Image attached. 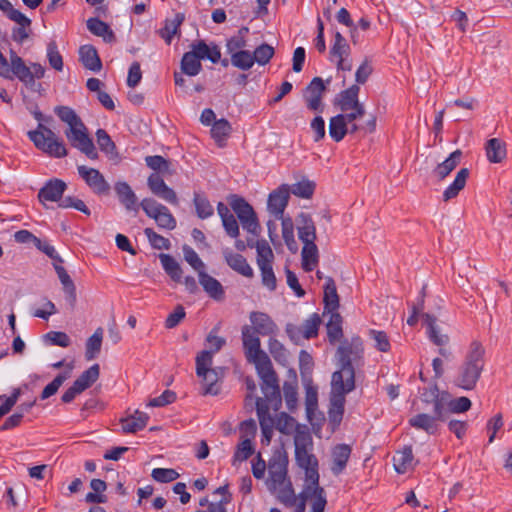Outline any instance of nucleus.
<instances>
[{
  "mask_svg": "<svg viewBox=\"0 0 512 512\" xmlns=\"http://www.w3.org/2000/svg\"><path fill=\"white\" fill-rule=\"evenodd\" d=\"M242 341L247 360L255 364L257 373L262 380V393L276 407L281 402L278 377L268 355L260 348L258 333L246 325L242 328Z\"/></svg>",
  "mask_w": 512,
  "mask_h": 512,
  "instance_id": "1",
  "label": "nucleus"
},
{
  "mask_svg": "<svg viewBox=\"0 0 512 512\" xmlns=\"http://www.w3.org/2000/svg\"><path fill=\"white\" fill-rule=\"evenodd\" d=\"M485 366V348L478 340L470 343L462 364L454 377L455 386L469 391L473 390L479 381Z\"/></svg>",
  "mask_w": 512,
  "mask_h": 512,
  "instance_id": "2",
  "label": "nucleus"
},
{
  "mask_svg": "<svg viewBox=\"0 0 512 512\" xmlns=\"http://www.w3.org/2000/svg\"><path fill=\"white\" fill-rule=\"evenodd\" d=\"M271 492L276 493L277 500L288 508H294V512H305L306 502L308 500L315 501L318 496L326 497L325 490L322 487L312 488L310 492L304 494L305 483L303 484L302 491L299 495L295 494L291 481L277 486L276 488L269 489Z\"/></svg>",
  "mask_w": 512,
  "mask_h": 512,
  "instance_id": "3",
  "label": "nucleus"
},
{
  "mask_svg": "<svg viewBox=\"0 0 512 512\" xmlns=\"http://www.w3.org/2000/svg\"><path fill=\"white\" fill-rule=\"evenodd\" d=\"M344 376L348 380L341 379V374L333 373L331 379L329 418L334 423H340L344 414L345 396L355 389V382L347 372Z\"/></svg>",
  "mask_w": 512,
  "mask_h": 512,
  "instance_id": "4",
  "label": "nucleus"
},
{
  "mask_svg": "<svg viewBox=\"0 0 512 512\" xmlns=\"http://www.w3.org/2000/svg\"><path fill=\"white\" fill-rule=\"evenodd\" d=\"M28 137L36 148L50 157L63 158L68 154L64 142L42 123L38 124L36 130L29 131Z\"/></svg>",
  "mask_w": 512,
  "mask_h": 512,
  "instance_id": "5",
  "label": "nucleus"
},
{
  "mask_svg": "<svg viewBox=\"0 0 512 512\" xmlns=\"http://www.w3.org/2000/svg\"><path fill=\"white\" fill-rule=\"evenodd\" d=\"M11 60V79L16 77L27 88L34 90L36 86L35 79H41L45 75V68L40 63H32L27 66L24 60L14 51L10 52Z\"/></svg>",
  "mask_w": 512,
  "mask_h": 512,
  "instance_id": "6",
  "label": "nucleus"
},
{
  "mask_svg": "<svg viewBox=\"0 0 512 512\" xmlns=\"http://www.w3.org/2000/svg\"><path fill=\"white\" fill-rule=\"evenodd\" d=\"M196 374L201 379V393L203 395H218L220 386L218 384L221 376L217 369L212 368L208 353H199L196 356Z\"/></svg>",
  "mask_w": 512,
  "mask_h": 512,
  "instance_id": "7",
  "label": "nucleus"
},
{
  "mask_svg": "<svg viewBox=\"0 0 512 512\" xmlns=\"http://www.w3.org/2000/svg\"><path fill=\"white\" fill-rule=\"evenodd\" d=\"M363 348L360 338H354L352 342H344L337 349V357L340 368L334 373L341 374V379L348 380L344 376L347 372L351 376V381L355 382V370L353 362H357L362 356Z\"/></svg>",
  "mask_w": 512,
  "mask_h": 512,
  "instance_id": "8",
  "label": "nucleus"
},
{
  "mask_svg": "<svg viewBox=\"0 0 512 512\" xmlns=\"http://www.w3.org/2000/svg\"><path fill=\"white\" fill-rule=\"evenodd\" d=\"M229 205L237 215L243 229L253 236H259L261 226L253 207L244 198L236 195L230 197Z\"/></svg>",
  "mask_w": 512,
  "mask_h": 512,
  "instance_id": "9",
  "label": "nucleus"
},
{
  "mask_svg": "<svg viewBox=\"0 0 512 512\" xmlns=\"http://www.w3.org/2000/svg\"><path fill=\"white\" fill-rule=\"evenodd\" d=\"M447 419L445 403L437 402L433 407V414L419 413L409 419V424L418 430H423L427 434L434 435L438 433L440 422Z\"/></svg>",
  "mask_w": 512,
  "mask_h": 512,
  "instance_id": "10",
  "label": "nucleus"
},
{
  "mask_svg": "<svg viewBox=\"0 0 512 512\" xmlns=\"http://www.w3.org/2000/svg\"><path fill=\"white\" fill-rule=\"evenodd\" d=\"M313 449H304L295 451V459L300 468L305 471V491L307 494L312 488L321 487L319 485L318 460L312 453Z\"/></svg>",
  "mask_w": 512,
  "mask_h": 512,
  "instance_id": "11",
  "label": "nucleus"
},
{
  "mask_svg": "<svg viewBox=\"0 0 512 512\" xmlns=\"http://www.w3.org/2000/svg\"><path fill=\"white\" fill-rule=\"evenodd\" d=\"M65 136L70 144L85 154L89 159L96 160L98 153L92 139L88 135L87 128L83 121H79L77 125L68 128Z\"/></svg>",
  "mask_w": 512,
  "mask_h": 512,
  "instance_id": "12",
  "label": "nucleus"
},
{
  "mask_svg": "<svg viewBox=\"0 0 512 512\" xmlns=\"http://www.w3.org/2000/svg\"><path fill=\"white\" fill-rule=\"evenodd\" d=\"M140 207L149 218L155 220L159 228L166 230L175 229L177 225L176 219L166 206L158 203L155 199L144 198L140 202Z\"/></svg>",
  "mask_w": 512,
  "mask_h": 512,
  "instance_id": "13",
  "label": "nucleus"
},
{
  "mask_svg": "<svg viewBox=\"0 0 512 512\" xmlns=\"http://www.w3.org/2000/svg\"><path fill=\"white\" fill-rule=\"evenodd\" d=\"M282 403V401L280 402ZM281 407V404L274 407L270 401L264 396V398H256V411L259 418V423L262 431V443L269 444L273 435L274 430V418L269 414V409L272 408L275 411Z\"/></svg>",
  "mask_w": 512,
  "mask_h": 512,
  "instance_id": "14",
  "label": "nucleus"
},
{
  "mask_svg": "<svg viewBox=\"0 0 512 512\" xmlns=\"http://www.w3.org/2000/svg\"><path fill=\"white\" fill-rule=\"evenodd\" d=\"M288 459L282 453H275L268 463V479L266 481L268 489L276 488L279 485L289 481L287 477Z\"/></svg>",
  "mask_w": 512,
  "mask_h": 512,
  "instance_id": "15",
  "label": "nucleus"
},
{
  "mask_svg": "<svg viewBox=\"0 0 512 512\" xmlns=\"http://www.w3.org/2000/svg\"><path fill=\"white\" fill-rule=\"evenodd\" d=\"M77 171L94 194L103 196L110 193V184L99 170L85 165H79Z\"/></svg>",
  "mask_w": 512,
  "mask_h": 512,
  "instance_id": "16",
  "label": "nucleus"
},
{
  "mask_svg": "<svg viewBox=\"0 0 512 512\" xmlns=\"http://www.w3.org/2000/svg\"><path fill=\"white\" fill-rule=\"evenodd\" d=\"M275 255L273 250L267 251L262 249L259 252V259H256L257 266L261 273L262 284L269 289L274 291L277 287V279L273 271V262Z\"/></svg>",
  "mask_w": 512,
  "mask_h": 512,
  "instance_id": "17",
  "label": "nucleus"
},
{
  "mask_svg": "<svg viewBox=\"0 0 512 512\" xmlns=\"http://www.w3.org/2000/svg\"><path fill=\"white\" fill-rule=\"evenodd\" d=\"M147 185L155 196L172 205H178L179 201L176 192L166 185L159 173H152L148 177Z\"/></svg>",
  "mask_w": 512,
  "mask_h": 512,
  "instance_id": "18",
  "label": "nucleus"
},
{
  "mask_svg": "<svg viewBox=\"0 0 512 512\" xmlns=\"http://www.w3.org/2000/svg\"><path fill=\"white\" fill-rule=\"evenodd\" d=\"M290 190L288 185H281L269 194L267 208L276 218H283L284 210L288 204Z\"/></svg>",
  "mask_w": 512,
  "mask_h": 512,
  "instance_id": "19",
  "label": "nucleus"
},
{
  "mask_svg": "<svg viewBox=\"0 0 512 512\" xmlns=\"http://www.w3.org/2000/svg\"><path fill=\"white\" fill-rule=\"evenodd\" d=\"M325 84L320 77L312 79L306 88L305 101L307 107L312 111H323L322 96L325 92Z\"/></svg>",
  "mask_w": 512,
  "mask_h": 512,
  "instance_id": "20",
  "label": "nucleus"
},
{
  "mask_svg": "<svg viewBox=\"0 0 512 512\" xmlns=\"http://www.w3.org/2000/svg\"><path fill=\"white\" fill-rule=\"evenodd\" d=\"M222 255L226 264L233 271L247 278H252L254 276L252 267L247 262L246 258L240 253H236L230 248H224L222 250Z\"/></svg>",
  "mask_w": 512,
  "mask_h": 512,
  "instance_id": "21",
  "label": "nucleus"
},
{
  "mask_svg": "<svg viewBox=\"0 0 512 512\" xmlns=\"http://www.w3.org/2000/svg\"><path fill=\"white\" fill-rule=\"evenodd\" d=\"M67 185L60 179L49 180L38 192V199L41 203L58 202L61 200Z\"/></svg>",
  "mask_w": 512,
  "mask_h": 512,
  "instance_id": "22",
  "label": "nucleus"
},
{
  "mask_svg": "<svg viewBox=\"0 0 512 512\" xmlns=\"http://www.w3.org/2000/svg\"><path fill=\"white\" fill-rule=\"evenodd\" d=\"M421 316L426 325L429 340L436 346H447L450 342V337L442 332V329L437 324L436 317L429 313H423Z\"/></svg>",
  "mask_w": 512,
  "mask_h": 512,
  "instance_id": "23",
  "label": "nucleus"
},
{
  "mask_svg": "<svg viewBox=\"0 0 512 512\" xmlns=\"http://www.w3.org/2000/svg\"><path fill=\"white\" fill-rule=\"evenodd\" d=\"M188 52L192 53L199 61L209 59L212 63H217L221 59L219 47L214 43L207 45L204 40L191 43L190 51Z\"/></svg>",
  "mask_w": 512,
  "mask_h": 512,
  "instance_id": "24",
  "label": "nucleus"
},
{
  "mask_svg": "<svg viewBox=\"0 0 512 512\" xmlns=\"http://www.w3.org/2000/svg\"><path fill=\"white\" fill-rule=\"evenodd\" d=\"M53 266L63 286L65 299L69 304L70 309L74 310L77 301L75 284L61 263L53 262Z\"/></svg>",
  "mask_w": 512,
  "mask_h": 512,
  "instance_id": "25",
  "label": "nucleus"
},
{
  "mask_svg": "<svg viewBox=\"0 0 512 512\" xmlns=\"http://www.w3.org/2000/svg\"><path fill=\"white\" fill-rule=\"evenodd\" d=\"M359 91L360 87L356 84L341 91L335 98L334 105L337 106L341 112H348L353 107L363 105L358 99Z\"/></svg>",
  "mask_w": 512,
  "mask_h": 512,
  "instance_id": "26",
  "label": "nucleus"
},
{
  "mask_svg": "<svg viewBox=\"0 0 512 512\" xmlns=\"http://www.w3.org/2000/svg\"><path fill=\"white\" fill-rule=\"evenodd\" d=\"M149 416L139 410L120 420L121 428L124 433H136L144 429L148 423Z\"/></svg>",
  "mask_w": 512,
  "mask_h": 512,
  "instance_id": "27",
  "label": "nucleus"
},
{
  "mask_svg": "<svg viewBox=\"0 0 512 512\" xmlns=\"http://www.w3.org/2000/svg\"><path fill=\"white\" fill-rule=\"evenodd\" d=\"M115 192L120 203L129 211H137L140 204H137V197L128 183L119 181L115 184Z\"/></svg>",
  "mask_w": 512,
  "mask_h": 512,
  "instance_id": "28",
  "label": "nucleus"
},
{
  "mask_svg": "<svg viewBox=\"0 0 512 512\" xmlns=\"http://www.w3.org/2000/svg\"><path fill=\"white\" fill-rule=\"evenodd\" d=\"M393 465L397 473L404 474L415 466L414 455L411 446H405L397 451L393 457Z\"/></svg>",
  "mask_w": 512,
  "mask_h": 512,
  "instance_id": "29",
  "label": "nucleus"
},
{
  "mask_svg": "<svg viewBox=\"0 0 512 512\" xmlns=\"http://www.w3.org/2000/svg\"><path fill=\"white\" fill-rule=\"evenodd\" d=\"M461 158L462 151L459 149L455 150L448 158L435 167L433 170L434 176L440 181L444 180L459 165Z\"/></svg>",
  "mask_w": 512,
  "mask_h": 512,
  "instance_id": "30",
  "label": "nucleus"
},
{
  "mask_svg": "<svg viewBox=\"0 0 512 512\" xmlns=\"http://www.w3.org/2000/svg\"><path fill=\"white\" fill-rule=\"evenodd\" d=\"M298 237L303 244H312L316 240V227L310 215L301 213L299 216Z\"/></svg>",
  "mask_w": 512,
  "mask_h": 512,
  "instance_id": "31",
  "label": "nucleus"
},
{
  "mask_svg": "<svg viewBox=\"0 0 512 512\" xmlns=\"http://www.w3.org/2000/svg\"><path fill=\"white\" fill-rule=\"evenodd\" d=\"M79 60L86 69L97 72L102 68L97 50L92 45H83L79 49Z\"/></svg>",
  "mask_w": 512,
  "mask_h": 512,
  "instance_id": "32",
  "label": "nucleus"
},
{
  "mask_svg": "<svg viewBox=\"0 0 512 512\" xmlns=\"http://www.w3.org/2000/svg\"><path fill=\"white\" fill-rule=\"evenodd\" d=\"M250 321L253 324V330L258 334L270 335L276 330V324L265 313L252 312L250 314Z\"/></svg>",
  "mask_w": 512,
  "mask_h": 512,
  "instance_id": "33",
  "label": "nucleus"
},
{
  "mask_svg": "<svg viewBox=\"0 0 512 512\" xmlns=\"http://www.w3.org/2000/svg\"><path fill=\"white\" fill-rule=\"evenodd\" d=\"M351 454V448L347 444H339L332 451L331 471L335 475H339L346 467Z\"/></svg>",
  "mask_w": 512,
  "mask_h": 512,
  "instance_id": "34",
  "label": "nucleus"
},
{
  "mask_svg": "<svg viewBox=\"0 0 512 512\" xmlns=\"http://www.w3.org/2000/svg\"><path fill=\"white\" fill-rule=\"evenodd\" d=\"M199 283L204 291L214 300L220 301L224 298V289L222 284L205 272H200Z\"/></svg>",
  "mask_w": 512,
  "mask_h": 512,
  "instance_id": "35",
  "label": "nucleus"
},
{
  "mask_svg": "<svg viewBox=\"0 0 512 512\" xmlns=\"http://www.w3.org/2000/svg\"><path fill=\"white\" fill-rule=\"evenodd\" d=\"M485 151L491 163H501L507 156L506 144L498 138L489 139L486 142Z\"/></svg>",
  "mask_w": 512,
  "mask_h": 512,
  "instance_id": "36",
  "label": "nucleus"
},
{
  "mask_svg": "<svg viewBox=\"0 0 512 512\" xmlns=\"http://www.w3.org/2000/svg\"><path fill=\"white\" fill-rule=\"evenodd\" d=\"M324 315L328 311H338L339 297L334 280L331 277L326 278L324 286Z\"/></svg>",
  "mask_w": 512,
  "mask_h": 512,
  "instance_id": "37",
  "label": "nucleus"
},
{
  "mask_svg": "<svg viewBox=\"0 0 512 512\" xmlns=\"http://www.w3.org/2000/svg\"><path fill=\"white\" fill-rule=\"evenodd\" d=\"M87 29L94 35L102 37L107 43L115 41V34L109 25L98 18L87 20Z\"/></svg>",
  "mask_w": 512,
  "mask_h": 512,
  "instance_id": "38",
  "label": "nucleus"
},
{
  "mask_svg": "<svg viewBox=\"0 0 512 512\" xmlns=\"http://www.w3.org/2000/svg\"><path fill=\"white\" fill-rule=\"evenodd\" d=\"M469 169L467 168H461L452 182L451 185H449L445 191L443 192V200L449 201L453 198H455L459 192L465 187L466 181L469 177Z\"/></svg>",
  "mask_w": 512,
  "mask_h": 512,
  "instance_id": "39",
  "label": "nucleus"
},
{
  "mask_svg": "<svg viewBox=\"0 0 512 512\" xmlns=\"http://www.w3.org/2000/svg\"><path fill=\"white\" fill-rule=\"evenodd\" d=\"M159 259L164 271L171 280L176 283H180L182 281L183 270L175 258L169 254L162 253L159 255Z\"/></svg>",
  "mask_w": 512,
  "mask_h": 512,
  "instance_id": "40",
  "label": "nucleus"
},
{
  "mask_svg": "<svg viewBox=\"0 0 512 512\" xmlns=\"http://www.w3.org/2000/svg\"><path fill=\"white\" fill-rule=\"evenodd\" d=\"M67 370L58 374L52 382L44 387L41 392L40 398L42 400L48 399L57 393L58 389L62 386V384L71 376V371L74 368L73 363H69L66 365Z\"/></svg>",
  "mask_w": 512,
  "mask_h": 512,
  "instance_id": "41",
  "label": "nucleus"
},
{
  "mask_svg": "<svg viewBox=\"0 0 512 512\" xmlns=\"http://www.w3.org/2000/svg\"><path fill=\"white\" fill-rule=\"evenodd\" d=\"M302 268L306 272H311L319 262V252L315 243L303 244L301 251Z\"/></svg>",
  "mask_w": 512,
  "mask_h": 512,
  "instance_id": "42",
  "label": "nucleus"
},
{
  "mask_svg": "<svg viewBox=\"0 0 512 512\" xmlns=\"http://www.w3.org/2000/svg\"><path fill=\"white\" fill-rule=\"evenodd\" d=\"M100 367L98 364L92 365L85 370L75 381L74 385L81 391H85L91 387L99 378Z\"/></svg>",
  "mask_w": 512,
  "mask_h": 512,
  "instance_id": "43",
  "label": "nucleus"
},
{
  "mask_svg": "<svg viewBox=\"0 0 512 512\" xmlns=\"http://www.w3.org/2000/svg\"><path fill=\"white\" fill-rule=\"evenodd\" d=\"M103 340V329L97 328L92 336H90L85 345V358L88 361L95 359L101 351Z\"/></svg>",
  "mask_w": 512,
  "mask_h": 512,
  "instance_id": "44",
  "label": "nucleus"
},
{
  "mask_svg": "<svg viewBox=\"0 0 512 512\" xmlns=\"http://www.w3.org/2000/svg\"><path fill=\"white\" fill-rule=\"evenodd\" d=\"M249 32L248 27H242L238 32L230 37L226 43L227 53L232 56L234 53H238L245 50L247 46L246 35Z\"/></svg>",
  "mask_w": 512,
  "mask_h": 512,
  "instance_id": "45",
  "label": "nucleus"
},
{
  "mask_svg": "<svg viewBox=\"0 0 512 512\" xmlns=\"http://www.w3.org/2000/svg\"><path fill=\"white\" fill-rule=\"evenodd\" d=\"M350 55V46L340 32L334 35V43L330 49V59L337 61Z\"/></svg>",
  "mask_w": 512,
  "mask_h": 512,
  "instance_id": "46",
  "label": "nucleus"
},
{
  "mask_svg": "<svg viewBox=\"0 0 512 512\" xmlns=\"http://www.w3.org/2000/svg\"><path fill=\"white\" fill-rule=\"evenodd\" d=\"M348 123L344 120V117L340 114L332 117L329 121V135L336 141L340 142L345 135L348 133Z\"/></svg>",
  "mask_w": 512,
  "mask_h": 512,
  "instance_id": "47",
  "label": "nucleus"
},
{
  "mask_svg": "<svg viewBox=\"0 0 512 512\" xmlns=\"http://www.w3.org/2000/svg\"><path fill=\"white\" fill-rule=\"evenodd\" d=\"M330 317L327 323V334L330 342L338 341L343 333H342V317L338 313V311H328L327 312Z\"/></svg>",
  "mask_w": 512,
  "mask_h": 512,
  "instance_id": "48",
  "label": "nucleus"
},
{
  "mask_svg": "<svg viewBox=\"0 0 512 512\" xmlns=\"http://www.w3.org/2000/svg\"><path fill=\"white\" fill-rule=\"evenodd\" d=\"M184 20L185 16L183 13H177L173 19L166 20L164 28L160 31V35L167 44L171 43L173 36L177 34Z\"/></svg>",
  "mask_w": 512,
  "mask_h": 512,
  "instance_id": "49",
  "label": "nucleus"
},
{
  "mask_svg": "<svg viewBox=\"0 0 512 512\" xmlns=\"http://www.w3.org/2000/svg\"><path fill=\"white\" fill-rule=\"evenodd\" d=\"M295 451L313 449V439L306 426L297 425L294 435Z\"/></svg>",
  "mask_w": 512,
  "mask_h": 512,
  "instance_id": "50",
  "label": "nucleus"
},
{
  "mask_svg": "<svg viewBox=\"0 0 512 512\" xmlns=\"http://www.w3.org/2000/svg\"><path fill=\"white\" fill-rule=\"evenodd\" d=\"M218 328H213L206 337V345L207 349L201 351L200 353H208L210 356V362H213V355L220 351L222 347L226 344V340L223 337L217 335Z\"/></svg>",
  "mask_w": 512,
  "mask_h": 512,
  "instance_id": "51",
  "label": "nucleus"
},
{
  "mask_svg": "<svg viewBox=\"0 0 512 512\" xmlns=\"http://www.w3.org/2000/svg\"><path fill=\"white\" fill-rule=\"evenodd\" d=\"M182 73L188 76H196L202 70L201 61H199L192 53H184L181 60Z\"/></svg>",
  "mask_w": 512,
  "mask_h": 512,
  "instance_id": "52",
  "label": "nucleus"
},
{
  "mask_svg": "<svg viewBox=\"0 0 512 512\" xmlns=\"http://www.w3.org/2000/svg\"><path fill=\"white\" fill-rule=\"evenodd\" d=\"M282 237L287 248L295 253L298 249L297 243L294 238V227L291 218H282Z\"/></svg>",
  "mask_w": 512,
  "mask_h": 512,
  "instance_id": "53",
  "label": "nucleus"
},
{
  "mask_svg": "<svg viewBox=\"0 0 512 512\" xmlns=\"http://www.w3.org/2000/svg\"><path fill=\"white\" fill-rule=\"evenodd\" d=\"M230 132L231 125L226 119L215 121L211 128V136L219 145H222Z\"/></svg>",
  "mask_w": 512,
  "mask_h": 512,
  "instance_id": "54",
  "label": "nucleus"
},
{
  "mask_svg": "<svg viewBox=\"0 0 512 512\" xmlns=\"http://www.w3.org/2000/svg\"><path fill=\"white\" fill-rule=\"evenodd\" d=\"M274 427L285 435L291 434L296 430V421L293 417L285 412L280 413L276 419H274Z\"/></svg>",
  "mask_w": 512,
  "mask_h": 512,
  "instance_id": "55",
  "label": "nucleus"
},
{
  "mask_svg": "<svg viewBox=\"0 0 512 512\" xmlns=\"http://www.w3.org/2000/svg\"><path fill=\"white\" fill-rule=\"evenodd\" d=\"M230 61L234 67L241 70H249L255 63L253 60V54L248 50L232 54Z\"/></svg>",
  "mask_w": 512,
  "mask_h": 512,
  "instance_id": "56",
  "label": "nucleus"
},
{
  "mask_svg": "<svg viewBox=\"0 0 512 512\" xmlns=\"http://www.w3.org/2000/svg\"><path fill=\"white\" fill-rule=\"evenodd\" d=\"M194 205L197 216L201 219H206L213 215L214 209L209 200L202 194H194Z\"/></svg>",
  "mask_w": 512,
  "mask_h": 512,
  "instance_id": "57",
  "label": "nucleus"
},
{
  "mask_svg": "<svg viewBox=\"0 0 512 512\" xmlns=\"http://www.w3.org/2000/svg\"><path fill=\"white\" fill-rule=\"evenodd\" d=\"M97 144L101 151L109 155L111 158L117 156L116 146L111 137L104 129H98L96 132Z\"/></svg>",
  "mask_w": 512,
  "mask_h": 512,
  "instance_id": "58",
  "label": "nucleus"
},
{
  "mask_svg": "<svg viewBox=\"0 0 512 512\" xmlns=\"http://www.w3.org/2000/svg\"><path fill=\"white\" fill-rule=\"evenodd\" d=\"M320 324L321 318L317 313H313L312 315H310V317L306 319L301 326L302 337L305 339L316 337L318 334Z\"/></svg>",
  "mask_w": 512,
  "mask_h": 512,
  "instance_id": "59",
  "label": "nucleus"
},
{
  "mask_svg": "<svg viewBox=\"0 0 512 512\" xmlns=\"http://www.w3.org/2000/svg\"><path fill=\"white\" fill-rule=\"evenodd\" d=\"M47 59L49 65L56 71L63 70V58L58 50L56 41L52 40L47 44Z\"/></svg>",
  "mask_w": 512,
  "mask_h": 512,
  "instance_id": "60",
  "label": "nucleus"
},
{
  "mask_svg": "<svg viewBox=\"0 0 512 512\" xmlns=\"http://www.w3.org/2000/svg\"><path fill=\"white\" fill-rule=\"evenodd\" d=\"M274 53V48L271 45L263 43L259 45L252 53L253 60L259 65H266L272 59Z\"/></svg>",
  "mask_w": 512,
  "mask_h": 512,
  "instance_id": "61",
  "label": "nucleus"
},
{
  "mask_svg": "<svg viewBox=\"0 0 512 512\" xmlns=\"http://www.w3.org/2000/svg\"><path fill=\"white\" fill-rule=\"evenodd\" d=\"M54 112L61 121L68 125V128H71L77 125L79 121H82L75 111L67 106H57L55 107Z\"/></svg>",
  "mask_w": 512,
  "mask_h": 512,
  "instance_id": "62",
  "label": "nucleus"
},
{
  "mask_svg": "<svg viewBox=\"0 0 512 512\" xmlns=\"http://www.w3.org/2000/svg\"><path fill=\"white\" fill-rule=\"evenodd\" d=\"M315 190V183L304 179L296 184H294L291 188L292 194L297 197L309 199L312 197Z\"/></svg>",
  "mask_w": 512,
  "mask_h": 512,
  "instance_id": "63",
  "label": "nucleus"
},
{
  "mask_svg": "<svg viewBox=\"0 0 512 512\" xmlns=\"http://www.w3.org/2000/svg\"><path fill=\"white\" fill-rule=\"evenodd\" d=\"M144 234L146 235L151 246L158 250H168L170 248L169 239L163 237L162 235L156 233L152 228H145Z\"/></svg>",
  "mask_w": 512,
  "mask_h": 512,
  "instance_id": "64",
  "label": "nucleus"
}]
</instances>
